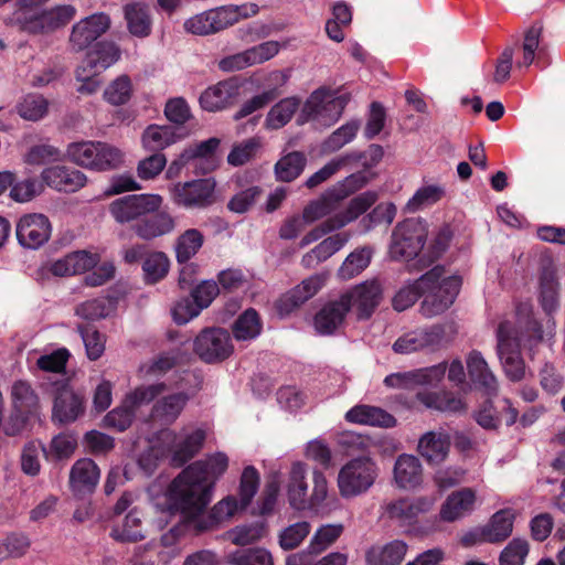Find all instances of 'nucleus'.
Here are the masks:
<instances>
[{
	"label": "nucleus",
	"instance_id": "40",
	"mask_svg": "<svg viewBox=\"0 0 565 565\" xmlns=\"http://www.w3.org/2000/svg\"><path fill=\"white\" fill-rule=\"evenodd\" d=\"M341 201L334 191L330 188L318 199L310 201L302 211V216L308 224L319 221L323 217H330L338 213Z\"/></svg>",
	"mask_w": 565,
	"mask_h": 565
},
{
	"label": "nucleus",
	"instance_id": "4",
	"mask_svg": "<svg viewBox=\"0 0 565 565\" xmlns=\"http://www.w3.org/2000/svg\"><path fill=\"white\" fill-rule=\"evenodd\" d=\"M542 341L543 334L539 322L529 319L524 330H520L510 321H502L497 330V353L505 376L513 382L525 377V363L520 352V344L524 338Z\"/></svg>",
	"mask_w": 565,
	"mask_h": 565
},
{
	"label": "nucleus",
	"instance_id": "38",
	"mask_svg": "<svg viewBox=\"0 0 565 565\" xmlns=\"http://www.w3.org/2000/svg\"><path fill=\"white\" fill-rule=\"evenodd\" d=\"M539 301L546 315H552L559 308V282L556 271L544 268L540 276Z\"/></svg>",
	"mask_w": 565,
	"mask_h": 565
},
{
	"label": "nucleus",
	"instance_id": "29",
	"mask_svg": "<svg viewBox=\"0 0 565 565\" xmlns=\"http://www.w3.org/2000/svg\"><path fill=\"white\" fill-rule=\"evenodd\" d=\"M287 499L289 505L297 511H303L308 508V482L307 469L302 462H294L288 477Z\"/></svg>",
	"mask_w": 565,
	"mask_h": 565
},
{
	"label": "nucleus",
	"instance_id": "49",
	"mask_svg": "<svg viewBox=\"0 0 565 565\" xmlns=\"http://www.w3.org/2000/svg\"><path fill=\"white\" fill-rule=\"evenodd\" d=\"M177 136L170 126H149L142 134V145L150 151H160L174 143Z\"/></svg>",
	"mask_w": 565,
	"mask_h": 565
},
{
	"label": "nucleus",
	"instance_id": "18",
	"mask_svg": "<svg viewBox=\"0 0 565 565\" xmlns=\"http://www.w3.org/2000/svg\"><path fill=\"white\" fill-rule=\"evenodd\" d=\"M327 276L315 274L303 279L296 287L284 294L276 302L279 315L285 316L312 298L324 285Z\"/></svg>",
	"mask_w": 565,
	"mask_h": 565
},
{
	"label": "nucleus",
	"instance_id": "56",
	"mask_svg": "<svg viewBox=\"0 0 565 565\" xmlns=\"http://www.w3.org/2000/svg\"><path fill=\"white\" fill-rule=\"evenodd\" d=\"M360 129V121L351 120L334 130L323 142L321 149L326 153H332L350 143Z\"/></svg>",
	"mask_w": 565,
	"mask_h": 565
},
{
	"label": "nucleus",
	"instance_id": "1",
	"mask_svg": "<svg viewBox=\"0 0 565 565\" xmlns=\"http://www.w3.org/2000/svg\"><path fill=\"white\" fill-rule=\"evenodd\" d=\"M211 499V482L206 481L201 465L185 468L168 489L171 507L184 515L185 523L193 527L196 534L220 527L237 512L247 508L241 507V499L228 495L206 512Z\"/></svg>",
	"mask_w": 565,
	"mask_h": 565
},
{
	"label": "nucleus",
	"instance_id": "53",
	"mask_svg": "<svg viewBox=\"0 0 565 565\" xmlns=\"http://www.w3.org/2000/svg\"><path fill=\"white\" fill-rule=\"evenodd\" d=\"M446 194L445 188L440 184H425L420 186L407 201L406 210L411 213L439 202Z\"/></svg>",
	"mask_w": 565,
	"mask_h": 565
},
{
	"label": "nucleus",
	"instance_id": "43",
	"mask_svg": "<svg viewBox=\"0 0 565 565\" xmlns=\"http://www.w3.org/2000/svg\"><path fill=\"white\" fill-rule=\"evenodd\" d=\"M543 33V25L540 22L533 23L525 30L521 45L522 56L516 62L518 68H527L534 63L536 55L542 51L541 38Z\"/></svg>",
	"mask_w": 565,
	"mask_h": 565
},
{
	"label": "nucleus",
	"instance_id": "26",
	"mask_svg": "<svg viewBox=\"0 0 565 565\" xmlns=\"http://www.w3.org/2000/svg\"><path fill=\"white\" fill-rule=\"evenodd\" d=\"M238 95V87L228 81L207 87L200 96L201 107L211 113L221 111L231 106Z\"/></svg>",
	"mask_w": 565,
	"mask_h": 565
},
{
	"label": "nucleus",
	"instance_id": "17",
	"mask_svg": "<svg viewBox=\"0 0 565 565\" xmlns=\"http://www.w3.org/2000/svg\"><path fill=\"white\" fill-rule=\"evenodd\" d=\"M444 338V327L436 324L405 333L394 342L393 350L399 354H408L423 349H436L443 344Z\"/></svg>",
	"mask_w": 565,
	"mask_h": 565
},
{
	"label": "nucleus",
	"instance_id": "62",
	"mask_svg": "<svg viewBox=\"0 0 565 565\" xmlns=\"http://www.w3.org/2000/svg\"><path fill=\"white\" fill-rule=\"evenodd\" d=\"M134 417L135 409L125 398L120 406L106 414L103 419V424L107 428L124 431L131 425Z\"/></svg>",
	"mask_w": 565,
	"mask_h": 565
},
{
	"label": "nucleus",
	"instance_id": "12",
	"mask_svg": "<svg viewBox=\"0 0 565 565\" xmlns=\"http://www.w3.org/2000/svg\"><path fill=\"white\" fill-rule=\"evenodd\" d=\"M215 183L211 179L178 182L169 188L171 201L181 207L203 209L213 203Z\"/></svg>",
	"mask_w": 565,
	"mask_h": 565
},
{
	"label": "nucleus",
	"instance_id": "27",
	"mask_svg": "<svg viewBox=\"0 0 565 565\" xmlns=\"http://www.w3.org/2000/svg\"><path fill=\"white\" fill-rule=\"evenodd\" d=\"M184 30L194 35H210L227 29L222 7L205 10L184 21Z\"/></svg>",
	"mask_w": 565,
	"mask_h": 565
},
{
	"label": "nucleus",
	"instance_id": "35",
	"mask_svg": "<svg viewBox=\"0 0 565 565\" xmlns=\"http://www.w3.org/2000/svg\"><path fill=\"white\" fill-rule=\"evenodd\" d=\"M287 78H288L287 75H285L280 71H274V72L269 73L268 81L270 83H273L275 86L264 90L262 94L256 95V96L252 97L250 99H248L247 102H245L241 106L239 110L236 111V114L234 115V119L239 120V119L253 114L254 111L264 108L269 103L275 100L280 95L279 87L285 85V83L287 82Z\"/></svg>",
	"mask_w": 565,
	"mask_h": 565
},
{
	"label": "nucleus",
	"instance_id": "24",
	"mask_svg": "<svg viewBox=\"0 0 565 565\" xmlns=\"http://www.w3.org/2000/svg\"><path fill=\"white\" fill-rule=\"evenodd\" d=\"M394 480L397 487L404 490L419 487L424 480L420 460L414 455H399L394 465Z\"/></svg>",
	"mask_w": 565,
	"mask_h": 565
},
{
	"label": "nucleus",
	"instance_id": "9",
	"mask_svg": "<svg viewBox=\"0 0 565 565\" xmlns=\"http://www.w3.org/2000/svg\"><path fill=\"white\" fill-rule=\"evenodd\" d=\"M427 237L424 224L415 218L399 223L393 231L390 254L396 260H409L418 255Z\"/></svg>",
	"mask_w": 565,
	"mask_h": 565
},
{
	"label": "nucleus",
	"instance_id": "21",
	"mask_svg": "<svg viewBox=\"0 0 565 565\" xmlns=\"http://www.w3.org/2000/svg\"><path fill=\"white\" fill-rule=\"evenodd\" d=\"M194 394L195 391L191 393L177 392L162 396L152 405L150 413L151 419L160 425L173 424Z\"/></svg>",
	"mask_w": 565,
	"mask_h": 565
},
{
	"label": "nucleus",
	"instance_id": "41",
	"mask_svg": "<svg viewBox=\"0 0 565 565\" xmlns=\"http://www.w3.org/2000/svg\"><path fill=\"white\" fill-rule=\"evenodd\" d=\"M110 535L114 540L122 543H134L146 537V530L142 525L140 512L131 510L124 520L116 524Z\"/></svg>",
	"mask_w": 565,
	"mask_h": 565
},
{
	"label": "nucleus",
	"instance_id": "14",
	"mask_svg": "<svg viewBox=\"0 0 565 565\" xmlns=\"http://www.w3.org/2000/svg\"><path fill=\"white\" fill-rule=\"evenodd\" d=\"M111 26V19L105 12H96L77 21L71 30L70 47L74 52L88 49Z\"/></svg>",
	"mask_w": 565,
	"mask_h": 565
},
{
	"label": "nucleus",
	"instance_id": "30",
	"mask_svg": "<svg viewBox=\"0 0 565 565\" xmlns=\"http://www.w3.org/2000/svg\"><path fill=\"white\" fill-rule=\"evenodd\" d=\"M349 309L340 297L327 302L315 317L317 332L326 335L334 333L344 324Z\"/></svg>",
	"mask_w": 565,
	"mask_h": 565
},
{
	"label": "nucleus",
	"instance_id": "2",
	"mask_svg": "<svg viewBox=\"0 0 565 565\" xmlns=\"http://www.w3.org/2000/svg\"><path fill=\"white\" fill-rule=\"evenodd\" d=\"M211 499V482L206 481L201 465L185 468L168 489L171 507L184 515L185 523L193 527L196 534L220 527L237 512L247 508L241 507V499L228 495L206 512Z\"/></svg>",
	"mask_w": 565,
	"mask_h": 565
},
{
	"label": "nucleus",
	"instance_id": "34",
	"mask_svg": "<svg viewBox=\"0 0 565 565\" xmlns=\"http://www.w3.org/2000/svg\"><path fill=\"white\" fill-rule=\"evenodd\" d=\"M345 419L352 424L391 428L396 419L386 411L371 405H356L345 413Z\"/></svg>",
	"mask_w": 565,
	"mask_h": 565
},
{
	"label": "nucleus",
	"instance_id": "45",
	"mask_svg": "<svg viewBox=\"0 0 565 565\" xmlns=\"http://www.w3.org/2000/svg\"><path fill=\"white\" fill-rule=\"evenodd\" d=\"M362 159V154L358 152L345 153L333 158L321 169L310 175L306 181L308 189H315L328 179H330L339 170L348 167L351 162H358Z\"/></svg>",
	"mask_w": 565,
	"mask_h": 565
},
{
	"label": "nucleus",
	"instance_id": "11",
	"mask_svg": "<svg viewBox=\"0 0 565 565\" xmlns=\"http://www.w3.org/2000/svg\"><path fill=\"white\" fill-rule=\"evenodd\" d=\"M287 42L265 41L236 54L228 55L218 61V68L223 72H237L244 68L263 64L274 58Z\"/></svg>",
	"mask_w": 565,
	"mask_h": 565
},
{
	"label": "nucleus",
	"instance_id": "6",
	"mask_svg": "<svg viewBox=\"0 0 565 565\" xmlns=\"http://www.w3.org/2000/svg\"><path fill=\"white\" fill-rule=\"evenodd\" d=\"M349 100V94L339 95L324 87L318 88L307 98L298 121H311L317 127H330L339 120Z\"/></svg>",
	"mask_w": 565,
	"mask_h": 565
},
{
	"label": "nucleus",
	"instance_id": "33",
	"mask_svg": "<svg viewBox=\"0 0 565 565\" xmlns=\"http://www.w3.org/2000/svg\"><path fill=\"white\" fill-rule=\"evenodd\" d=\"M97 255L86 250H77L55 260L51 265V273L54 276H72L85 273L97 264Z\"/></svg>",
	"mask_w": 565,
	"mask_h": 565
},
{
	"label": "nucleus",
	"instance_id": "54",
	"mask_svg": "<svg viewBox=\"0 0 565 565\" xmlns=\"http://www.w3.org/2000/svg\"><path fill=\"white\" fill-rule=\"evenodd\" d=\"M170 260L163 252H151L142 262L143 278L148 284L162 280L169 271Z\"/></svg>",
	"mask_w": 565,
	"mask_h": 565
},
{
	"label": "nucleus",
	"instance_id": "5",
	"mask_svg": "<svg viewBox=\"0 0 565 565\" xmlns=\"http://www.w3.org/2000/svg\"><path fill=\"white\" fill-rule=\"evenodd\" d=\"M66 158L78 167L106 172L119 169L124 164L125 152L107 142L87 140L70 143Z\"/></svg>",
	"mask_w": 565,
	"mask_h": 565
},
{
	"label": "nucleus",
	"instance_id": "19",
	"mask_svg": "<svg viewBox=\"0 0 565 565\" xmlns=\"http://www.w3.org/2000/svg\"><path fill=\"white\" fill-rule=\"evenodd\" d=\"M41 179L47 186L65 193L76 192L87 183V177L82 171L66 166L45 168Z\"/></svg>",
	"mask_w": 565,
	"mask_h": 565
},
{
	"label": "nucleus",
	"instance_id": "15",
	"mask_svg": "<svg viewBox=\"0 0 565 565\" xmlns=\"http://www.w3.org/2000/svg\"><path fill=\"white\" fill-rule=\"evenodd\" d=\"M194 351L207 363L227 359L234 351L230 333L221 328L204 329L194 340Z\"/></svg>",
	"mask_w": 565,
	"mask_h": 565
},
{
	"label": "nucleus",
	"instance_id": "36",
	"mask_svg": "<svg viewBox=\"0 0 565 565\" xmlns=\"http://www.w3.org/2000/svg\"><path fill=\"white\" fill-rule=\"evenodd\" d=\"M476 492L470 488H463L452 492L440 509V516L444 521L452 522L473 510Z\"/></svg>",
	"mask_w": 565,
	"mask_h": 565
},
{
	"label": "nucleus",
	"instance_id": "7",
	"mask_svg": "<svg viewBox=\"0 0 565 565\" xmlns=\"http://www.w3.org/2000/svg\"><path fill=\"white\" fill-rule=\"evenodd\" d=\"M379 194L375 191H365L353 198L347 209L326 218L320 225L309 231L300 241L299 246L303 248L320 239L323 235L341 230L355 221L366 212L376 201Z\"/></svg>",
	"mask_w": 565,
	"mask_h": 565
},
{
	"label": "nucleus",
	"instance_id": "39",
	"mask_svg": "<svg viewBox=\"0 0 565 565\" xmlns=\"http://www.w3.org/2000/svg\"><path fill=\"white\" fill-rule=\"evenodd\" d=\"M407 545L401 540H394L385 545L372 546L366 552L369 565H399L406 555Z\"/></svg>",
	"mask_w": 565,
	"mask_h": 565
},
{
	"label": "nucleus",
	"instance_id": "3",
	"mask_svg": "<svg viewBox=\"0 0 565 565\" xmlns=\"http://www.w3.org/2000/svg\"><path fill=\"white\" fill-rule=\"evenodd\" d=\"M460 286V277L446 276L444 267L436 266L417 280L403 286L393 298V307L397 311H404L423 296L420 312L426 318H434L450 308Z\"/></svg>",
	"mask_w": 565,
	"mask_h": 565
},
{
	"label": "nucleus",
	"instance_id": "63",
	"mask_svg": "<svg viewBox=\"0 0 565 565\" xmlns=\"http://www.w3.org/2000/svg\"><path fill=\"white\" fill-rule=\"evenodd\" d=\"M167 391V385L162 382L148 385H140L127 394V403L135 409L141 405H146L154 401L158 396Z\"/></svg>",
	"mask_w": 565,
	"mask_h": 565
},
{
	"label": "nucleus",
	"instance_id": "37",
	"mask_svg": "<svg viewBox=\"0 0 565 565\" xmlns=\"http://www.w3.org/2000/svg\"><path fill=\"white\" fill-rule=\"evenodd\" d=\"M175 226V218L170 213L160 212L136 223L132 230L138 237L149 241L172 233Z\"/></svg>",
	"mask_w": 565,
	"mask_h": 565
},
{
	"label": "nucleus",
	"instance_id": "55",
	"mask_svg": "<svg viewBox=\"0 0 565 565\" xmlns=\"http://www.w3.org/2000/svg\"><path fill=\"white\" fill-rule=\"evenodd\" d=\"M307 159L303 153L294 151L282 157L275 164V173L278 180L290 182L298 178L306 167Z\"/></svg>",
	"mask_w": 565,
	"mask_h": 565
},
{
	"label": "nucleus",
	"instance_id": "44",
	"mask_svg": "<svg viewBox=\"0 0 565 565\" xmlns=\"http://www.w3.org/2000/svg\"><path fill=\"white\" fill-rule=\"evenodd\" d=\"M203 234L196 228H189L180 234L174 242L175 258L179 264L188 263L201 249Z\"/></svg>",
	"mask_w": 565,
	"mask_h": 565
},
{
	"label": "nucleus",
	"instance_id": "52",
	"mask_svg": "<svg viewBox=\"0 0 565 565\" xmlns=\"http://www.w3.org/2000/svg\"><path fill=\"white\" fill-rule=\"evenodd\" d=\"M204 439L205 434L201 429H195L191 434L184 435L183 440L172 448L173 462L178 466H182L190 460L202 448Z\"/></svg>",
	"mask_w": 565,
	"mask_h": 565
},
{
	"label": "nucleus",
	"instance_id": "28",
	"mask_svg": "<svg viewBox=\"0 0 565 565\" xmlns=\"http://www.w3.org/2000/svg\"><path fill=\"white\" fill-rule=\"evenodd\" d=\"M431 497H418L412 500L402 499L387 505V514L391 519H395L403 524H412L415 519L431 510L435 504Z\"/></svg>",
	"mask_w": 565,
	"mask_h": 565
},
{
	"label": "nucleus",
	"instance_id": "64",
	"mask_svg": "<svg viewBox=\"0 0 565 565\" xmlns=\"http://www.w3.org/2000/svg\"><path fill=\"white\" fill-rule=\"evenodd\" d=\"M231 563L233 565H274V559L269 551L255 547L233 553Z\"/></svg>",
	"mask_w": 565,
	"mask_h": 565
},
{
	"label": "nucleus",
	"instance_id": "42",
	"mask_svg": "<svg viewBox=\"0 0 565 565\" xmlns=\"http://www.w3.org/2000/svg\"><path fill=\"white\" fill-rule=\"evenodd\" d=\"M514 514L504 509L495 512L490 522L483 526V536L487 543H499L507 540L513 530Z\"/></svg>",
	"mask_w": 565,
	"mask_h": 565
},
{
	"label": "nucleus",
	"instance_id": "25",
	"mask_svg": "<svg viewBox=\"0 0 565 565\" xmlns=\"http://www.w3.org/2000/svg\"><path fill=\"white\" fill-rule=\"evenodd\" d=\"M84 399L70 387L57 391L53 406V419L61 424L75 422L84 413Z\"/></svg>",
	"mask_w": 565,
	"mask_h": 565
},
{
	"label": "nucleus",
	"instance_id": "46",
	"mask_svg": "<svg viewBox=\"0 0 565 565\" xmlns=\"http://www.w3.org/2000/svg\"><path fill=\"white\" fill-rule=\"evenodd\" d=\"M11 399L14 409L21 415H30L38 408V396L31 385L22 380L15 381L11 387Z\"/></svg>",
	"mask_w": 565,
	"mask_h": 565
},
{
	"label": "nucleus",
	"instance_id": "32",
	"mask_svg": "<svg viewBox=\"0 0 565 565\" xmlns=\"http://www.w3.org/2000/svg\"><path fill=\"white\" fill-rule=\"evenodd\" d=\"M350 237L351 235L348 232L328 236L302 256L301 265L307 269L317 267L339 252L349 242Z\"/></svg>",
	"mask_w": 565,
	"mask_h": 565
},
{
	"label": "nucleus",
	"instance_id": "23",
	"mask_svg": "<svg viewBox=\"0 0 565 565\" xmlns=\"http://www.w3.org/2000/svg\"><path fill=\"white\" fill-rule=\"evenodd\" d=\"M100 470L94 460L82 458L70 471V487L75 493H92L99 482Z\"/></svg>",
	"mask_w": 565,
	"mask_h": 565
},
{
	"label": "nucleus",
	"instance_id": "57",
	"mask_svg": "<svg viewBox=\"0 0 565 565\" xmlns=\"http://www.w3.org/2000/svg\"><path fill=\"white\" fill-rule=\"evenodd\" d=\"M115 309V301L109 297L87 300L76 307V315L86 320H98L109 316Z\"/></svg>",
	"mask_w": 565,
	"mask_h": 565
},
{
	"label": "nucleus",
	"instance_id": "51",
	"mask_svg": "<svg viewBox=\"0 0 565 565\" xmlns=\"http://www.w3.org/2000/svg\"><path fill=\"white\" fill-rule=\"evenodd\" d=\"M344 525L342 523H327L320 525L312 535L309 543V551L315 555L324 552L342 535Z\"/></svg>",
	"mask_w": 565,
	"mask_h": 565
},
{
	"label": "nucleus",
	"instance_id": "47",
	"mask_svg": "<svg viewBox=\"0 0 565 565\" xmlns=\"http://www.w3.org/2000/svg\"><path fill=\"white\" fill-rule=\"evenodd\" d=\"M233 335L237 341L256 339L262 332V321L254 309H247L235 320L232 327Z\"/></svg>",
	"mask_w": 565,
	"mask_h": 565
},
{
	"label": "nucleus",
	"instance_id": "20",
	"mask_svg": "<svg viewBox=\"0 0 565 565\" xmlns=\"http://www.w3.org/2000/svg\"><path fill=\"white\" fill-rule=\"evenodd\" d=\"M468 374L477 388L489 396H494L499 391L498 379L489 367L488 362L477 350H472L466 358Z\"/></svg>",
	"mask_w": 565,
	"mask_h": 565
},
{
	"label": "nucleus",
	"instance_id": "48",
	"mask_svg": "<svg viewBox=\"0 0 565 565\" xmlns=\"http://www.w3.org/2000/svg\"><path fill=\"white\" fill-rule=\"evenodd\" d=\"M300 106L297 97H287L275 104L266 116V126L270 129H279L287 125Z\"/></svg>",
	"mask_w": 565,
	"mask_h": 565
},
{
	"label": "nucleus",
	"instance_id": "10",
	"mask_svg": "<svg viewBox=\"0 0 565 565\" xmlns=\"http://www.w3.org/2000/svg\"><path fill=\"white\" fill-rule=\"evenodd\" d=\"M162 203L163 198L159 194H129L113 201L109 213L116 222L125 224L158 211Z\"/></svg>",
	"mask_w": 565,
	"mask_h": 565
},
{
	"label": "nucleus",
	"instance_id": "60",
	"mask_svg": "<svg viewBox=\"0 0 565 565\" xmlns=\"http://www.w3.org/2000/svg\"><path fill=\"white\" fill-rule=\"evenodd\" d=\"M77 330L82 337L87 358L90 361L98 360L105 352L106 337L89 327L78 326Z\"/></svg>",
	"mask_w": 565,
	"mask_h": 565
},
{
	"label": "nucleus",
	"instance_id": "61",
	"mask_svg": "<svg viewBox=\"0 0 565 565\" xmlns=\"http://www.w3.org/2000/svg\"><path fill=\"white\" fill-rule=\"evenodd\" d=\"M260 477L258 471L253 466L244 468L238 488V497L241 499V507H248L258 491Z\"/></svg>",
	"mask_w": 565,
	"mask_h": 565
},
{
	"label": "nucleus",
	"instance_id": "16",
	"mask_svg": "<svg viewBox=\"0 0 565 565\" xmlns=\"http://www.w3.org/2000/svg\"><path fill=\"white\" fill-rule=\"evenodd\" d=\"M52 227L44 214L33 213L23 215L15 228L18 242L26 248H39L51 236Z\"/></svg>",
	"mask_w": 565,
	"mask_h": 565
},
{
	"label": "nucleus",
	"instance_id": "31",
	"mask_svg": "<svg viewBox=\"0 0 565 565\" xmlns=\"http://www.w3.org/2000/svg\"><path fill=\"white\" fill-rule=\"evenodd\" d=\"M124 19L129 33L136 38H147L152 31L150 8L141 1H132L122 7Z\"/></svg>",
	"mask_w": 565,
	"mask_h": 565
},
{
	"label": "nucleus",
	"instance_id": "8",
	"mask_svg": "<svg viewBox=\"0 0 565 565\" xmlns=\"http://www.w3.org/2000/svg\"><path fill=\"white\" fill-rule=\"evenodd\" d=\"M377 475V466L371 458L351 459L338 473L337 483L340 495L350 499L365 493L374 484Z\"/></svg>",
	"mask_w": 565,
	"mask_h": 565
},
{
	"label": "nucleus",
	"instance_id": "22",
	"mask_svg": "<svg viewBox=\"0 0 565 565\" xmlns=\"http://www.w3.org/2000/svg\"><path fill=\"white\" fill-rule=\"evenodd\" d=\"M450 444L448 433L430 430L418 439L417 451L428 465H439L448 457Z\"/></svg>",
	"mask_w": 565,
	"mask_h": 565
},
{
	"label": "nucleus",
	"instance_id": "58",
	"mask_svg": "<svg viewBox=\"0 0 565 565\" xmlns=\"http://www.w3.org/2000/svg\"><path fill=\"white\" fill-rule=\"evenodd\" d=\"M49 110V102L42 95L29 94L18 105V114L25 120L38 121Z\"/></svg>",
	"mask_w": 565,
	"mask_h": 565
},
{
	"label": "nucleus",
	"instance_id": "13",
	"mask_svg": "<svg viewBox=\"0 0 565 565\" xmlns=\"http://www.w3.org/2000/svg\"><path fill=\"white\" fill-rule=\"evenodd\" d=\"M383 287L377 279L365 280L343 292L340 298L348 309L354 308L359 320L369 319L380 305Z\"/></svg>",
	"mask_w": 565,
	"mask_h": 565
},
{
	"label": "nucleus",
	"instance_id": "50",
	"mask_svg": "<svg viewBox=\"0 0 565 565\" xmlns=\"http://www.w3.org/2000/svg\"><path fill=\"white\" fill-rule=\"evenodd\" d=\"M373 250L364 246L350 253L339 268V276L342 279H351L361 274L371 263Z\"/></svg>",
	"mask_w": 565,
	"mask_h": 565
},
{
	"label": "nucleus",
	"instance_id": "59",
	"mask_svg": "<svg viewBox=\"0 0 565 565\" xmlns=\"http://www.w3.org/2000/svg\"><path fill=\"white\" fill-rule=\"evenodd\" d=\"M15 22L21 31L30 34L49 33L43 11L38 12L31 8H23L15 14Z\"/></svg>",
	"mask_w": 565,
	"mask_h": 565
}]
</instances>
